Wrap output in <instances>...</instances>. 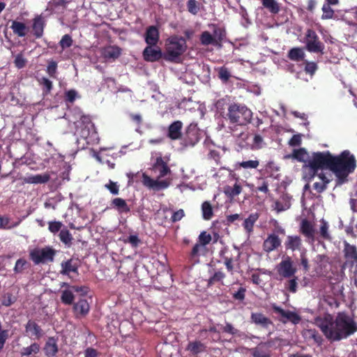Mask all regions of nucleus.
Here are the masks:
<instances>
[{
  "label": "nucleus",
  "instance_id": "obj_25",
  "mask_svg": "<svg viewBox=\"0 0 357 357\" xmlns=\"http://www.w3.org/2000/svg\"><path fill=\"white\" fill-rule=\"evenodd\" d=\"M10 28L15 35L21 38L24 37L27 34L29 29V28L24 23L16 20L12 22Z\"/></svg>",
  "mask_w": 357,
  "mask_h": 357
},
{
  "label": "nucleus",
  "instance_id": "obj_38",
  "mask_svg": "<svg viewBox=\"0 0 357 357\" xmlns=\"http://www.w3.org/2000/svg\"><path fill=\"white\" fill-rule=\"evenodd\" d=\"M226 278V275L222 271H215L213 275L209 278L207 282V286L211 287L216 282H221L223 284L222 280Z\"/></svg>",
  "mask_w": 357,
  "mask_h": 357
},
{
  "label": "nucleus",
  "instance_id": "obj_40",
  "mask_svg": "<svg viewBox=\"0 0 357 357\" xmlns=\"http://www.w3.org/2000/svg\"><path fill=\"white\" fill-rule=\"evenodd\" d=\"M60 241L68 247L72 245V241L73 239L72 234L66 227L60 231L59 234Z\"/></svg>",
  "mask_w": 357,
  "mask_h": 357
},
{
  "label": "nucleus",
  "instance_id": "obj_57",
  "mask_svg": "<svg viewBox=\"0 0 357 357\" xmlns=\"http://www.w3.org/2000/svg\"><path fill=\"white\" fill-rule=\"evenodd\" d=\"M246 289L241 287L238 290L232 294V298L238 301H243L245 298Z\"/></svg>",
  "mask_w": 357,
  "mask_h": 357
},
{
  "label": "nucleus",
  "instance_id": "obj_27",
  "mask_svg": "<svg viewBox=\"0 0 357 357\" xmlns=\"http://www.w3.org/2000/svg\"><path fill=\"white\" fill-rule=\"evenodd\" d=\"M213 27V33L215 40L218 47H221L222 42L226 38V30L225 28L218 26L217 24H212L211 25Z\"/></svg>",
  "mask_w": 357,
  "mask_h": 357
},
{
  "label": "nucleus",
  "instance_id": "obj_18",
  "mask_svg": "<svg viewBox=\"0 0 357 357\" xmlns=\"http://www.w3.org/2000/svg\"><path fill=\"white\" fill-rule=\"evenodd\" d=\"M183 123L181 121H176L168 127L167 137L172 140H177L182 138Z\"/></svg>",
  "mask_w": 357,
  "mask_h": 357
},
{
  "label": "nucleus",
  "instance_id": "obj_37",
  "mask_svg": "<svg viewBox=\"0 0 357 357\" xmlns=\"http://www.w3.org/2000/svg\"><path fill=\"white\" fill-rule=\"evenodd\" d=\"M202 217L206 220H211L213 216V211L211 203L205 201L202 204Z\"/></svg>",
  "mask_w": 357,
  "mask_h": 357
},
{
  "label": "nucleus",
  "instance_id": "obj_50",
  "mask_svg": "<svg viewBox=\"0 0 357 357\" xmlns=\"http://www.w3.org/2000/svg\"><path fill=\"white\" fill-rule=\"evenodd\" d=\"M211 240V235L210 234H208L206 231H202L198 237V242L200 244H202L204 247L209 244Z\"/></svg>",
  "mask_w": 357,
  "mask_h": 357
},
{
  "label": "nucleus",
  "instance_id": "obj_36",
  "mask_svg": "<svg viewBox=\"0 0 357 357\" xmlns=\"http://www.w3.org/2000/svg\"><path fill=\"white\" fill-rule=\"evenodd\" d=\"M40 351V345L37 342L32 343L30 346L23 347L21 349L20 354L22 356H30L36 355Z\"/></svg>",
  "mask_w": 357,
  "mask_h": 357
},
{
  "label": "nucleus",
  "instance_id": "obj_39",
  "mask_svg": "<svg viewBox=\"0 0 357 357\" xmlns=\"http://www.w3.org/2000/svg\"><path fill=\"white\" fill-rule=\"evenodd\" d=\"M262 5L272 14H278L280 12V6L276 0H262Z\"/></svg>",
  "mask_w": 357,
  "mask_h": 357
},
{
  "label": "nucleus",
  "instance_id": "obj_28",
  "mask_svg": "<svg viewBox=\"0 0 357 357\" xmlns=\"http://www.w3.org/2000/svg\"><path fill=\"white\" fill-rule=\"evenodd\" d=\"M301 233L308 238H314V229L312 223L307 219H303L301 223Z\"/></svg>",
  "mask_w": 357,
  "mask_h": 357
},
{
  "label": "nucleus",
  "instance_id": "obj_43",
  "mask_svg": "<svg viewBox=\"0 0 357 357\" xmlns=\"http://www.w3.org/2000/svg\"><path fill=\"white\" fill-rule=\"evenodd\" d=\"M202 4L196 0H188L186 3L188 11L193 15H196L200 10Z\"/></svg>",
  "mask_w": 357,
  "mask_h": 357
},
{
  "label": "nucleus",
  "instance_id": "obj_47",
  "mask_svg": "<svg viewBox=\"0 0 357 357\" xmlns=\"http://www.w3.org/2000/svg\"><path fill=\"white\" fill-rule=\"evenodd\" d=\"M264 144V138L259 134H255L250 148L252 150L261 149Z\"/></svg>",
  "mask_w": 357,
  "mask_h": 357
},
{
  "label": "nucleus",
  "instance_id": "obj_14",
  "mask_svg": "<svg viewBox=\"0 0 357 357\" xmlns=\"http://www.w3.org/2000/svg\"><path fill=\"white\" fill-rule=\"evenodd\" d=\"M46 26L45 18L41 15L35 16L32 20L31 30L36 38H41Z\"/></svg>",
  "mask_w": 357,
  "mask_h": 357
},
{
  "label": "nucleus",
  "instance_id": "obj_1",
  "mask_svg": "<svg viewBox=\"0 0 357 357\" xmlns=\"http://www.w3.org/2000/svg\"><path fill=\"white\" fill-rule=\"evenodd\" d=\"M317 325L331 342L345 339L357 331L356 323L344 312L338 313L335 320L331 315L325 317Z\"/></svg>",
  "mask_w": 357,
  "mask_h": 357
},
{
  "label": "nucleus",
  "instance_id": "obj_46",
  "mask_svg": "<svg viewBox=\"0 0 357 357\" xmlns=\"http://www.w3.org/2000/svg\"><path fill=\"white\" fill-rule=\"evenodd\" d=\"M17 301V297L13 296L12 293L7 292L2 296L1 305L9 307Z\"/></svg>",
  "mask_w": 357,
  "mask_h": 357
},
{
  "label": "nucleus",
  "instance_id": "obj_59",
  "mask_svg": "<svg viewBox=\"0 0 357 357\" xmlns=\"http://www.w3.org/2000/svg\"><path fill=\"white\" fill-rule=\"evenodd\" d=\"M328 223L322 220L321 222V227H320V235L322 238L324 239H330V235L328 232Z\"/></svg>",
  "mask_w": 357,
  "mask_h": 357
},
{
  "label": "nucleus",
  "instance_id": "obj_33",
  "mask_svg": "<svg viewBox=\"0 0 357 357\" xmlns=\"http://www.w3.org/2000/svg\"><path fill=\"white\" fill-rule=\"evenodd\" d=\"M288 58L294 61H303L305 57V53L301 47H293L288 52Z\"/></svg>",
  "mask_w": 357,
  "mask_h": 357
},
{
  "label": "nucleus",
  "instance_id": "obj_49",
  "mask_svg": "<svg viewBox=\"0 0 357 357\" xmlns=\"http://www.w3.org/2000/svg\"><path fill=\"white\" fill-rule=\"evenodd\" d=\"M321 10L323 11L322 20H330L334 17V10L328 4L324 3Z\"/></svg>",
  "mask_w": 357,
  "mask_h": 357
},
{
  "label": "nucleus",
  "instance_id": "obj_6",
  "mask_svg": "<svg viewBox=\"0 0 357 357\" xmlns=\"http://www.w3.org/2000/svg\"><path fill=\"white\" fill-rule=\"evenodd\" d=\"M165 46V59L171 62H176L187 50L185 38L176 35L168 38Z\"/></svg>",
  "mask_w": 357,
  "mask_h": 357
},
{
  "label": "nucleus",
  "instance_id": "obj_29",
  "mask_svg": "<svg viewBox=\"0 0 357 357\" xmlns=\"http://www.w3.org/2000/svg\"><path fill=\"white\" fill-rule=\"evenodd\" d=\"M240 254L238 253L237 257L235 258L232 255L228 256L224 254V251L220 252V257L223 259V263L226 266L227 271L231 275L234 272V262L238 261Z\"/></svg>",
  "mask_w": 357,
  "mask_h": 357
},
{
  "label": "nucleus",
  "instance_id": "obj_58",
  "mask_svg": "<svg viewBox=\"0 0 357 357\" xmlns=\"http://www.w3.org/2000/svg\"><path fill=\"white\" fill-rule=\"evenodd\" d=\"M26 264L27 261L24 259L21 258L17 259L14 267L15 273H22V271L26 268Z\"/></svg>",
  "mask_w": 357,
  "mask_h": 357
},
{
  "label": "nucleus",
  "instance_id": "obj_54",
  "mask_svg": "<svg viewBox=\"0 0 357 357\" xmlns=\"http://www.w3.org/2000/svg\"><path fill=\"white\" fill-rule=\"evenodd\" d=\"M301 265L303 266V271L307 273L310 270L309 261L307 257L306 251L304 250L301 252Z\"/></svg>",
  "mask_w": 357,
  "mask_h": 357
},
{
  "label": "nucleus",
  "instance_id": "obj_8",
  "mask_svg": "<svg viewBox=\"0 0 357 357\" xmlns=\"http://www.w3.org/2000/svg\"><path fill=\"white\" fill-rule=\"evenodd\" d=\"M55 255V251L52 248L46 247L42 249L36 248L29 253L30 259L35 264L52 261Z\"/></svg>",
  "mask_w": 357,
  "mask_h": 357
},
{
  "label": "nucleus",
  "instance_id": "obj_7",
  "mask_svg": "<svg viewBox=\"0 0 357 357\" xmlns=\"http://www.w3.org/2000/svg\"><path fill=\"white\" fill-rule=\"evenodd\" d=\"M305 48L310 52L324 53V44L319 40L317 33L311 29L306 31L305 36Z\"/></svg>",
  "mask_w": 357,
  "mask_h": 357
},
{
  "label": "nucleus",
  "instance_id": "obj_9",
  "mask_svg": "<svg viewBox=\"0 0 357 357\" xmlns=\"http://www.w3.org/2000/svg\"><path fill=\"white\" fill-rule=\"evenodd\" d=\"M278 274L282 278H291L295 275L297 268L294 264L292 259L287 256L277 266Z\"/></svg>",
  "mask_w": 357,
  "mask_h": 357
},
{
  "label": "nucleus",
  "instance_id": "obj_23",
  "mask_svg": "<svg viewBox=\"0 0 357 357\" xmlns=\"http://www.w3.org/2000/svg\"><path fill=\"white\" fill-rule=\"evenodd\" d=\"M73 308L77 317H84L89 313L90 306L86 299H80L75 303Z\"/></svg>",
  "mask_w": 357,
  "mask_h": 357
},
{
  "label": "nucleus",
  "instance_id": "obj_20",
  "mask_svg": "<svg viewBox=\"0 0 357 357\" xmlns=\"http://www.w3.org/2000/svg\"><path fill=\"white\" fill-rule=\"evenodd\" d=\"M284 247L287 250H301L302 248V240L299 236H287L284 241Z\"/></svg>",
  "mask_w": 357,
  "mask_h": 357
},
{
  "label": "nucleus",
  "instance_id": "obj_2",
  "mask_svg": "<svg viewBox=\"0 0 357 357\" xmlns=\"http://www.w3.org/2000/svg\"><path fill=\"white\" fill-rule=\"evenodd\" d=\"M356 167L355 156L349 150L343 151L338 155H333L331 172L336 176V185H340L348 181L349 175Z\"/></svg>",
  "mask_w": 357,
  "mask_h": 357
},
{
  "label": "nucleus",
  "instance_id": "obj_19",
  "mask_svg": "<svg viewBox=\"0 0 357 357\" xmlns=\"http://www.w3.org/2000/svg\"><path fill=\"white\" fill-rule=\"evenodd\" d=\"M43 349L47 357H55L59 351L57 339L54 337H48Z\"/></svg>",
  "mask_w": 357,
  "mask_h": 357
},
{
  "label": "nucleus",
  "instance_id": "obj_63",
  "mask_svg": "<svg viewBox=\"0 0 357 357\" xmlns=\"http://www.w3.org/2000/svg\"><path fill=\"white\" fill-rule=\"evenodd\" d=\"M185 216V212L183 209H179L174 211L171 217V221L172 222H176L180 221Z\"/></svg>",
  "mask_w": 357,
  "mask_h": 357
},
{
  "label": "nucleus",
  "instance_id": "obj_10",
  "mask_svg": "<svg viewBox=\"0 0 357 357\" xmlns=\"http://www.w3.org/2000/svg\"><path fill=\"white\" fill-rule=\"evenodd\" d=\"M184 146H194L200 139L199 130L196 123H190L181 138Z\"/></svg>",
  "mask_w": 357,
  "mask_h": 357
},
{
  "label": "nucleus",
  "instance_id": "obj_21",
  "mask_svg": "<svg viewBox=\"0 0 357 357\" xmlns=\"http://www.w3.org/2000/svg\"><path fill=\"white\" fill-rule=\"evenodd\" d=\"M159 31L156 26H150L146 29L145 33V42L147 45H156L159 41Z\"/></svg>",
  "mask_w": 357,
  "mask_h": 357
},
{
  "label": "nucleus",
  "instance_id": "obj_30",
  "mask_svg": "<svg viewBox=\"0 0 357 357\" xmlns=\"http://www.w3.org/2000/svg\"><path fill=\"white\" fill-rule=\"evenodd\" d=\"M259 218L258 213H252L249 216L244 220L243 227L245 231L250 234L253 231L254 225Z\"/></svg>",
  "mask_w": 357,
  "mask_h": 357
},
{
  "label": "nucleus",
  "instance_id": "obj_41",
  "mask_svg": "<svg viewBox=\"0 0 357 357\" xmlns=\"http://www.w3.org/2000/svg\"><path fill=\"white\" fill-rule=\"evenodd\" d=\"M218 71V78L223 82L227 83L231 77V73L229 69L225 66L215 68Z\"/></svg>",
  "mask_w": 357,
  "mask_h": 357
},
{
  "label": "nucleus",
  "instance_id": "obj_44",
  "mask_svg": "<svg viewBox=\"0 0 357 357\" xmlns=\"http://www.w3.org/2000/svg\"><path fill=\"white\" fill-rule=\"evenodd\" d=\"M75 296L72 291L66 289L62 291L61 296V301L65 305L73 304Z\"/></svg>",
  "mask_w": 357,
  "mask_h": 357
},
{
  "label": "nucleus",
  "instance_id": "obj_53",
  "mask_svg": "<svg viewBox=\"0 0 357 357\" xmlns=\"http://www.w3.org/2000/svg\"><path fill=\"white\" fill-rule=\"evenodd\" d=\"M26 62L27 61L24 57L22 53H20L15 56L14 64L18 69H21L25 67Z\"/></svg>",
  "mask_w": 357,
  "mask_h": 357
},
{
  "label": "nucleus",
  "instance_id": "obj_45",
  "mask_svg": "<svg viewBox=\"0 0 357 357\" xmlns=\"http://www.w3.org/2000/svg\"><path fill=\"white\" fill-rule=\"evenodd\" d=\"M237 165L243 169H257L259 165V161L258 160H250L246 161H242L237 163Z\"/></svg>",
  "mask_w": 357,
  "mask_h": 357
},
{
  "label": "nucleus",
  "instance_id": "obj_52",
  "mask_svg": "<svg viewBox=\"0 0 357 357\" xmlns=\"http://www.w3.org/2000/svg\"><path fill=\"white\" fill-rule=\"evenodd\" d=\"M40 84L43 86V93L45 94H48L52 89L53 84L52 81L45 77L40 79Z\"/></svg>",
  "mask_w": 357,
  "mask_h": 357
},
{
  "label": "nucleus",
  "instance_id": "obj_24",
  "mask_svg": "<svg viewBox=\"0 0 357 357\" xmlns=\"http://www.w3.org/2000/svg\"><path fill=\"white\" fill-rule=\"evenodd\" d=\"M50 179V175L48 173L43 174L32 175L25 177L24 182L29 184H42L47 183Z\"/></svg>",
  "mask_w": 357,
  "mask_h": 357
},
{
  "label": "nucleus",
  "instance_id": "obj_4",
  "mask_svg": "<svg viewBox=\"0 0 357 357\" xmlns=\"http://www.w3.org/2000/svg\"><path fill=\"white\" fill-rule=\"evenodd\" d=\"M333 155L328 151L313 152L310 158L307 160V164L303 165V168H309V178H313L319 170L329 169L331 171Z\"/></svg>",
  "mask_w": 357,
  "mask_h": 357
},
{
  "label": "nucleus",
  "instance_id": "obj_42",
  "mask_svg": "<svg viewBox=\"0 0 357 357\" xmlns=\"http://www.w3.org/2000/svg\"><path fill=\"white\" fill-rule=\"evenodd\" d=\"M288 279L289 280L284 283V287L289 292L294 294L297 291L298 278L297 276L294 275L292 278Z\"/></svg>",
  "mask_w": 357,
  "mask_h": 357
},
{
  "label": "nucleus",
  "instance_id": "obj_61",
  "mask_svg": "<svg viewBox=\"0 0 357 357\" xmlns=\"http://www.w3.org/2000/svg\"><path fill=\"white\" fill-rule=\"evenodd\" d=\"M105 187L112 194L118 195L119 192V186L116 183L109 180V183L105 185Z\"/></svg>",
  "mask_w": 357,
  "mask_h": 357
},
{
  "label": "nucleus",
  "instance_id": "obj_48",
  "mask_svg": "<svg viewBox=\"0 0 357 357\" xmlns=\"http://www.w3.org/2000/svg\"><path fill=\"white\" fill-rule=\"evenodd\" d=\"M307 155L306 150L304 148L294 150L293 152V157L299 162H303L305 165L307 164V160L305 158Z\"/></svg>",
  "mask_w": 357,
  "mask_h": 357
},
{
  "label": "nucleus",
  "instance_id": "obj_12",
  "mask_svg": "<svg viewBox=\"0 0 357 357\" xmlns=\"http://www.w3.org/2000/svg\"><path fill=\"white\" fill-rule=\"evenodd\" d=\"M142 55L146 61L155 62L162 58V53L159 47L148 45L143 50Z\"/></svg>",
  "mask_w": 357,
  "mask_h": 357
},
{
  "label": "nucleus",
  "instance_id": "obj_15",
  "mask_svg": "<svg viewBox=\"0 0 357 357\" xmlns=\"http://www.w3.org/2000/svg\"><path fill=\"white\" fill-rule=\"evenodd\" d=\"M281 245V240L275 234H269L263 243V250L269 253L278 248Z\"/></svg>",
  "mask_w": 357,
  "mask_h": 357
},
{
  "label": "nucleus",
  "instance_id": "obj_62",
  "mask_svg": "<svg viewBox=\"0 0 357 357\" xmlns=\"http://www.w3.org/2000/svg\"><path fill=\"white\" fill-rule=\"evenodd\" d=\"M77 96V91L74 89H70L66 92L65 100L66 102L73 103L75 100Z\"/></svg>",
  "mask_w": 357,
  "mask_h": 357
},
{
  "label": "nucleus",
  "instance_id": "obj_55",
  "mask_svg": "<svg viewBox=\"0 0 357 357\" xmlns=\"http://www.w3.org/2000/svg\"><path fill=\"white\" fill-rule=\"evenodd\" d=\"M59 45L63 50L68 48L73 45V39L68 34L64 35L59 42Z\"/></svg>",
  "mask_w": 357,
  "mask_h": 357
},
{
  "label": "nucleus",
  "instance_id": "obj_56",
  "mask_svg": "<svg viewBox=\"0 0 357 357\" xmlns=\"http://www.w3.org/2000/svg\"><path fill=\"white\" fill-rule=\"evenodd\" d=\"M57 70V63L54 61H51L48 63V66L47 68V73L51 77H56V73Z\"/></svg>",
  "mask_w": 357,
  "mask_h": 357
},
{
  "label": "nucleus",
  "instance_id": "obj_11",
  "mask_svg": "<svg viewBox=\"0 0 357 357\" xmlns=\"http://www.w3.org/2000/svg\"><path fill=\"white\" fill-rule=\"evenodd\" d=\"M272 309L275 314H278L280 316L279 320L283 324H286L289 321L293 324L296 325L301 321V316L296 312L290 310H284L281 307L278 306L275 304L272 305Z\"/></svg>",
  "mask_w": 357,
  "mask_h": 357
},
{
  "label": "nucleus",
  "instance_id": "obj_16",
  "mask_svg": "<svg viewBox=\"0 0 357 357\" xmlns=\"http://www.w3.org/2000/svg\"><path fill=\"white\" fill-rule=\"evenodd\" d=\"M79 266V263L73 259L63 261L61 264L60 273L63 275H68L69 278H70V273L71 272L78 275Z\"/></svg>",
  "mask_w": 357,
  "mask_h": 357
},
{
  "label": "nucleus",
  "instance_id": "obj_64",
  "mask_svg": "<svg viewBox=\"0 0 357 357\" xmlns=\"http://www.w3.org/2000/svg\"><path fill=\"white\" fill-rule=\"evenodd\" d=\"M223 333H229L230 335H236L238 331L230 323H226L225 326L222 328Z\"/></svg>",
  "mask_w": 357,
  "mask_h": 357
},
{
  "label": "nucleus",
  "instance_id": "obj_13",
  "mask_svg": "<svg viewBox=\"0 0 357 357\" xmlns=\"http://www.w3.org/2000/svg\"><path fill=\"white\" fill-rule=\"evenodd\" d=\"M26 335L35 340H40L44 335L42 328L35 321L29 319L24 326Z\"/></svg>",
  "mask_w": 357,
  "mask_h": 357
},
{
  "label": "nucleus",
  "instance_id": "obj_22",
  "mask_svg": "<svg viewBox=\"0 0 357 357\" xmlns=\"http://www.w3.org/2000/svg\"><path fill=\"white\" fill-rule=\"evenodd\" d=\"M344 252L347 261L351 262L352 265L354 263H357V250L356 246L350 245L345 241Z\"/></svg>",
  "mask_w": 357,
  "mask_h": 357
},
{
  "label": "nucleus",
  "instance_id": "obj_3",
  "mask_svg": "<svg viewBox=\"0 0 357 357\" xmlns=\"http://www.w3.org/2000/svg\"><path fill=\"white\" fill-rule=\"evenodd\" d=\"M152 170L157 174V179H153L148 175L143 174V184L155 191H159L167 188L171 184V179L165 178L160 180L162 178L171 174L172 171L167 162L162 157H157L153 165Z\"/></svg>",
  "mask_w": 357,
  "mask_h": 357
},
{
  "label": "nucleus",
  "instance_id": "obj_34",
  "mask_svg": "<svg viewBox=\"0 0 357 357\" xmlns=\"http://www.w3.org/2000/svg\"><path fill=\"white\" fill-rule=\"evenodd\" d=\"M200 43L202 45L208 46L209 45H213L214 46H217L216 41L215 40V38L213 37V35H212L209 31H204L200 34L199 37Z\"/></svg>",
  "mask_w": 357,
  "mask_h": 357
},
{
  "label": "nucleus",
  "instance_id": "obj_60",
  "mask_svg": "<svg viewBox=\"0 0 357 357\" xmlns=\"http://www.w3.org/2000/svg\"><path fill=\"white\" fill-rule=\"evenodd\" d=\"M140 242L141 241L137 235H130L124 240V243H130L132 248H137Z\"/></svg>",
  "mask_w": 357,
  "mask_h": 357
},
{
  "label": "nucleus",
  "instance_id": "obj_26",
  "mask_svg": "<svg viewBox=\"0 0 357 357\" xmlns=\"http://www.w3.org/2000/svg\"><path fill=\"white\" fill-rule=\"evenodd\" d=\"M111 206L120 213H128L130 211V208L126 200L120 197H116L111 202Z\"/></svg>",
  "mask_w": 357,
  "mask_h": 357
},
{
  "label": "nucleus",
  "instance_id": "obj_51",
  "mask_svg": "<svg viewBox=\"0 0 357 357\" xmlns=\"http://www.w3.org/2000/svg\"><path fill=\"white\" fill-rule=\"evenodd\" d=\"M63 227V224L60 221H50L48 222V229L52 234H56L61 231Z\"/></svg>",
  "mask_w": 357,
  "mask_h": 357
},
{
  "label": "nucleus",
  "instance_id": "obj_17",
  "mask_svg": "<svg viewBox=\"0 0 357 357\" xmlns=\"http://www.w3.org/2000/svg\"><path fill=\"white\" fill-rule=\"evenodd\" d=\"M185 350L189 351L192 356H197L206 351V345L198 340L189 341Z\"/></svg>",
  "mask_w": 357,
  "mask_h": 357
},
{
  "label": "nucleus",
  "instance_id": "obj_5",
  "mask_svg": "<svg viewBox=\"0 0 357 357\" xmlns=\"http://www.w3.org/2000/svg\"><path fill=\"white\" fill-rule=\"evenodd\" d=\"M224 118L231 123L246 126L251 122L252 112L245 105L232 103L229 105Z\"/></svg>",
  "mask_w": 357,
  "mask_h": 357
},
{
  "label": "nucleus",
  "instance_id": "obj_32",
  "mask_svg": "<svg viewBox=\"0 0 357 357\" xmlns=\"http://www.w3.org/2000/svg\"><path fill=\"white\" fill-rule=\"evenodd\" d=\"M243 190V188L241 184L235 183L233 187L227 185L224 188L225 195L230 199H233L235 197L239 195Z\"/></svg>",
  "mask_w": 357,
  "mask_h": 357
},
{
  "label": "nucleus",
  "instance_id": "obj_35",
  "mask_svg": "<svg viewBox=\"0 0 357 357\" xmlns=\"http://www.w3.org/2000/svg\"><path fill=\"white\" fill-rule=\"evenodd\" d=\"M252 321L256 324H260L264 327H267L271 324V321L261 313H252Z\"/></svg>",
  "mask_w": 357,
  "mask_h": 357
},
{
  "label": "nucleus",
  "instance_id": "obj_31",
  "mask_svg": "<svg viewBox=\"0 0 357 357\" xmlns=\"http://www.w3.org/2000/svg\"><path fill=\"white\" fill-rule=\"evenodd\" d=\"M102 54L106 59H116L121 55V49L117 46H108L102 50Z\"/></svg>",
  "mask_w": 357,
  "mask_h": 357
}]
</instances>
